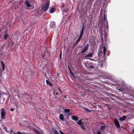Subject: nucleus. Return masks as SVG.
I'll return each mask as SVG.
<instances>
[{
	"mask_svg": "<svg viewBox=\"0 0 134 134\" xmlns=\"http://www.w3.org/2000/svg\"><path fill=\"white\" fill-rule=\"evenodd\" d=\"M5 110L4 108H3L0 110V114L1 120L4 119H5Z\"/></svg>",
	"mask_w": 134,
	"mask_h": 134,
	"instance_id": "f257e3e1",
	"label": "nucleus"
},
{
	"mask_svg": "<svg viewBox=\"0 0 134 134\" xmlns=\"http://www.w3.org/2000/svg\"><path fill=\"white\" fill-rule=\"evenodd\" d=\"M49 1H48L46 3L43 4L41 5V9L44 11L47 10L49 7Z\"/></svg>",
	"mask_w": 134,
	"mask_h": 134,
	"instance_id": "f03ea898",
	"label": "nucleus"
},
{
	"mask_svg": "<svg viewBox=\"0 0 134 134\" xmlns=\"http://www.w3.org/2000/svg\"><path fill=\"white\" fill-rule=\"evenodd\" d=\"M70 110L69 109H65L64 110L65 115L66 116L69 117L71 115V114L70 113Z\"/></svg>",
	"mask_w": 134,
	"mask_h": 134,
	"instance_id": "7ed1b4c3",
	"label": "nucleus"
},
{
	"mask_svg": "<svg viewBox=\"0 0 134 134\" xmlns=\"http://www.w3.org/2000/svg\"><path fill=\"white\" fill-rule=\"evenodd\" d=\"M25 4L27 7L28 8H27V9H32L33 8V7L31 5L30 2L28 1H25Z\"/></svg>",
	"mask_w": 134,
	"mask_h": 134,
	"instance_id": "20e7f679",
	"label": "nucleus"
},
{
	"mask_svg": "<svg viewBox=\"0 0 134 134\" xmlns=\"http://www.w3.org/2000/svg\"><path fill=\"white\" fill-rule=\"evenodd\" d=\"M88 44H87L84 48L82 51H81V53L82 54L86 52L88 50Z\"/></svg>",
	"mask_w": 134,
	"mask_h": 134,
	"instance_id": "39448f33",
	"label": "nucleus"
},
{
	"mask_svg": "<svg viewBox=\"0 0 134 134\" xmlns=\"http://www.w3.org/2000/svg\"><path fill=\"white\" fill-rule=\"evenodd\" d=\"M55 26V23L54 21H52L51 22L50 25V27L51 28L54 29Z\"/></svg>",
	"mask_w": 134,
	"mask_h": 134,
	"instance_id": "423d86ee",
	"label": "nucleus"
},
{
	"mask_svg": "<svg viewBox=\"0 0 134 134\" xmlns=\"http://www.w3.org/2000/svg\"><path fill=\"white\" fill-rule=\"evenodd\" d=\"M114 122L116 126L118 128H119L120 127V124L118 122V120L115 119L114 120Z\"/></svg>",
	"mask_w": 134,
	"mask_h": 134,
	"instance_id": "0eeeda50",
	"label": "nucleus"
},
{
	"mask_svg": "<svg viewBox=\"0 0 134 134\" xmlns=\"http://www.w3.org/2000/svg\"><path fill=\"white\" fill-rule=\"evenodd\" d=\"M103 15V16L102 18V20L103 21H105L106 19H107L106 13L105 11H104Z\"/></svg>",
	"mask_w": 134,
	"mask_h": 134,
	"instance_id": "6e6552de",
	"label": "nucleus"
},
{
	"mask_svg": "<svg viewBox=\"0 0 134 134\" xmlns=\"http://www.w3.org/2000/svg\"><path fill=\"white\" fill-rule=\"evenodd\" d=\"M127 117L126 116H124L122 117H120L119 119V120L121 121H123Z\"/></svg>",
	"mask_w": 134,
	"mask_h": 134,
	"instance_id": "1a4fd4ad",
	"label": "nucleus"
},
{
	"mask_svg": "<svg viewBox=\"0 0 134 134\" xmlns=\"http://www.w3.org/2000/svg\"><path fill=\"white\" fill-rule=\"evenodd\" d=\"M71 117L72 119L75 121H77L78 119V118L75 116H71Z\"/></svg>",
	"mask_w": 134,
	"mask_h": 134,
	"instance_id": "9d476101",
	"label": "nucleus"
},
{
	"mask_svg": "<svg viewBox=\"0 0 134 134\" xmlns=\"http://www.w3.org/2000/svg\"><path fill=\"white\" fill-rule=\"evenodd\" d=\"M56 11V9L53 7H52L51 8V10L50 11V13H54Z\"/></svg>",
	"mask_w": 134,
	"mask_h": 134,
	"instance_id": "9b49d317",
	"label": "nucleus"
},
{
	"mask_svg": "<svg viewBox=\"0 0 134 134\" xmlns=\"http://www.w3.org/2000/svg\"><path fill=\"white\" fill-rule=\"evenodd\" d=\"M59 118L62 121H63L64 119V118L63 114H60L59 116Z\"/></svg>",
	"mask_w": 134,
	"mask_h": 134,
	"instance_id": "f8f14e48",
	"label": "nucleus"
},
{
	"mask_svg": "<svg viewBox=\"0 0 134 134\" xmlns=\"http://www.w3.org/2000/svg\"><path fill=\"white\" fill-rule=\"evenodd\" d=\"M1 64L2 66V70L3 71L5 69V65L4 63L2 61H1Z\"/></svg>",
	"mask_w": 134,
	"mask_h": 134,
	"instance_id": "ddd939ff",
	"label": "nucleus"
},
{
	"mask_svg": "<svg viewBox=\"0 0 134 134\" xmlns=\"http://www.w3.org/2000/svg\"><path fill=\"white\" fill-rule=\"evenodd\" d=\"M52 132L54 134H59L58 131L55 129H53L52 130Z\"/></svg>",
	"mask_w": 134,
	"mask_h": 134,
	"instance_id": "4468645a",
	"label": "nucleus"
},
{
	"mask_svg": "<svg viewBox=\"0 0 134 134\" xmlns=\"http://www.w3.org/2000/svg\"><path fill=\"white\" fill-rule=\"evenodd\" d=\"M107 51V49L105 47H103V52L104 55V56L105 55V53Z\"/></svg>",
	"mask_w": 134,
	"mask_h": 134,
	"instance_id": "2eb2a0df",
	"label": "nucleus"
},
{
	"mask_svg": "<svg viewBox=\"0 0 134 134\" xmlns=\"http://www.w3.org/2000/svg\"><path fill=\"white\" fill-rule=\"evenodd\" d=\"M46 82L47 84L51 86H52V84L48 80H46Z\"/></svg>",
	"mask_w": 134,
	"mask_h": 134,
	"instance_id": "dca6fc26",
	"label": "nucleus"
},
{
	"mask_svg": "<svg viewBox=\"0 0 134 134\" xmlns=\"http://www.w3.org/2000/svg\"><path fill=\"white\" fill-rule=\"evenodd\" d=\"M93 55V53H89L88 54L86 55L85 57H91Z\"/></svg>",
	"mask_w": 134,
	"mask_h": 134,
	"instance_id": "f3484780",
	"label": "nucleus"
},
{
	"mask_svg": "<svg viewBox=\"0 0 134 134\" xmlns=\"http://www.w3.org/2000/svg\"><path fill=\"white\" fill-rule=\"evenodd\" d=\"M82 120H79L77 122V124H79L80 125H83V122H82Z\"/></svg>",
	"mask_w": 134,
	"mask_h": 134,
	"instance_id": "a211bd4d",
	"label": "nucleus"
},
{
	"mask_svg": "<svg viewBox=\"0 0 134 134\" xmlns=\"http://www.w3.org/2000/svg\"><path fill=\"white\" fill-rule=\"evenodd\" d=\"M34 130L37 134H42L39 131L36 129H34Z\"/></svg>",
	"mask_w": 134,
	"mask_h": 134,
	"instance_id": "6ab92c4d",
	"label": "nucleus"
},
{
	"mask_svg": "<svg viewBox=\"0 0 134 134\" xmlns=\"http://www.w3.org/2000/svg\"><path fill=\"white\" fill-rule=\"evenodd\" d=\"M83 26H84V25H83L82 26L81 31L80 33V35H83Z\"/></svg>",
	"mask_w": 134,
	"mask_h": 134,
	"instance_id": "aec40b11",
	"label": "nucleus"
},
{
	"mask_svg": "<svg viewBox=\"0 0 134 134\" xmlns=\"http://www.w3.org/2000/svg\"><path fill=\"white\" fill-rule=\"evenodd\" d=\"M105 127V125L102 126L100 127V129L102 130H104Z\"/></svg>",
	"mask_w": 134,
	"mask_h": 134,
	"instance_id": "412c9836",
	"label": "nucleus"
},
{
	"mask_svg": "<svg viewBox=\"0 0 134 134\" xmlns=\"http://www.w3.org/2000/svg\"><path fill=\"white\" fill-rule=\"evenodd\" d=\"M8 35L7 34H6L4 36V38L5 40L7 39V37H8Z\"/></svg>",
	"mask_w": 134,
	"mask_h": 134,
	"instance_id": "4be33fe9",
	"label": "nucleus"
},
{
	"mask_svg": "<svg viewBox=\"0 0 134 134\" xmlns=\"http://www.w3.org/2000/svg\"><path fill=\"white\" fill-rule=\"evenodd\" d=\"M81 126V127L83 129H85V127L83 125H80Z\"/></svg>",
	"mask_w": 134,
	"mask_h": 134,
	"instance_id": "5701e85b",
	"label": "nucleus"
},
{
	"mask_svg": "<svg viewBox=\"0 0 134 134\" xmlns=\"http://www.w3.org/2000/svg\"><path fill=\"white\" fill-rule=\"evenodd\" d=\"M10 110L11 111H13L14 110L15 108H11Z\"/></svg>",
	"mask_w": 134,
	"mask_h": 134,
	"instance_id": "b1692460",
	"label": "nucleus"
},
{
	"mask_svg": "<svg viewBox=\"0 0 134 134\" xmlns=\"http://www.w3.org/2000/svg\"><path fill=\"white\" fill-rule=\"evenodd\" d=\"M83 35H80V36L79 38V39L80 40L81 37H82Z\"/></svg>",
	"mask_w": 134,
	"mask_h": 134,
	"instance_id": "393cba45",
	"label": "nucleus"
},
{
	"mask_svg": "<svg viewBox=\"0 0 134 134\" xmlns=\"http://www.w3.org/2000/svg\"><path fill=\"white\" fill-rule=\"evenodd\" d=\"M80 40L79 39H78L76 41V43H77L79 41H80Z\"/></svg>",
	"mask_w": 134,
	"mask_h": 134,
	"instance_id": "a878e982",
	"label": "nucleus"
},
{
	"mask_svg": "<svg viewBox=\"0 0 134 134\" xmlns=\"http://www.w3.org/2000/svg\"><path fill=\"white\" fill-rule=\"evenodd\" d=\"M96 134H101L100 131H98Z\"/></svg>",
	"mask_w": 134,
	"mask_h": 134,
	"instance_id": "bb28decb",
	"label": "nucleus"
},
{
	"mask_svg": "<svg viewBox=\"0 0 134 134\" xmlns=\"http://www.w3.org/2000/svg\"><path fill=\"white\" fill-rule=\"evenodd\" d=\"M60 59H61L62 58V51L61 52L60 54Z\"/></svg>",
	"mask_w": 134,
	"mask_h": 134,
	"instance_id": "cd10ccee",
	"label": "nucleus"
},
{
	"mask_svg": "<svg viewBox=\"0 0 134 134\" xmlns=\"http://www.w3.org/2000/svg\"><path fill=\"white\" fill-rule=\"evenodd\" d=\"M17 134H23L22 133L20 132L19 131H18L17 133Z\"/></svg>",
	"mask_w": 134,
	"mask_h": 134,
	"instance_id": "c85d7f7f",
	"label": "nucleus"
},
{
	"mask_svg": "<svg viewBox=\"0 0 134 134\" xmlns=\"http://www.w3.org/2000/svg\"><path fill=\"white\" fill-rule=\"evenodd\" d=\"M90 67L91 68H94V66L92 65L90 66Z\"/></svg>",
	"mask_w": 134,
	"mask_h": 134,
	"instance_id": "c756f323",
	"label": "nucleus"
},
{
	"mask_svg": "<svg viewBox=\"0 0 134 134\" xmlns=\"http://www.w3.org/2000/svg\"><path fill=\"white\" fill-rule=\"evenodd\" d=\"M59 132L61 134H64V133H63L62 131L60 130L59 131Z\"/></svg>",
	"mask_w": 134,
	"mask_h": 134,
	"instance_id": "7c9ffc66",
	"label": "nucleus"
},
{
	"mask_svg": "<svg viewBox=\"0 0 134 134\" xmlns=\"http://www.w3.org/2000/svg\"><path fill=\"white\" fill-rule=\"evenodd\" d=\"M59 132L61 134H64V133H63L62 131L60 130L59 131Z\"/></svg>",
	"mask_w": 134,
	"mask_h": 134,
	"instance_id": "2f4dec72",
	"label": "nucleus"
},
{
	"mask_svg": "<svg viewBox=\"0 0 134 134\" xmlns=\"http://www.w3.org/2000/svg\"><path fill=\"white\" fill-rule=\"evenodd\" d=\"M11 42H12V45H13V44H14V43L13 42L11 41Z\"/></svg>",
	"mask_w": 134,
	"mask_h": 134,
	"instance_id": "473e14b6",
	"label": "nucleus"
},
{
	"mask_svg": "<svg viewBox=\"0 0 134 134\" xmlns=\"http://www.w3.org/2000/svg\"><path fill=\"white\" fill-rule=\"evenodd\" d=\"M106 22L107 23V28L108 29V24H107L108 21H107V20H106Z\"/></svg>",
	"mask_w": 134,
	"mask_h": 134,
	"instance_id": "72a5a7b5",
	"label": "nucleus"
},
{
	"mask_svg": "<svg viewBox=\"0 0 134 134\" xmlns=\"http://www.w3.org/2000/svg\"><path fill=\"white\" fill-rule=\"evenodd\" d=\"M58 90L59 91L61 92V93H62V92L60 90V89L59 88H58Z\"/></svg>",
	"mask_w": 134,
	"mask_h": 134,
	"instance_id": "f704fd0d",
	"label": "nucleus"
},
{
	"mask_svg": "<svg viewBox=\"0 0 134 134\" xmlns=\"http://www.w3.org/2000/svg\"><path fill=\"white\" fill-rule=\"evenodd\" d=\"M54 94H56V95H57V93L56 92H54Z\"/></svg>",
	"mask_w": 134,
	"mask_h": 134,
	"instance_id": "c9c22d12",
	"label": "nucleus"
},
{
	"mask_svg": "<svg viewBox=\"0 0 134 134\" xmlns=\"http://www.w3.org/2000/svg\"><path fill=\"white\" fill-rule=\"evenodd\" d=\"M132 132L133 133H134V129H133L132 130Z\"/></svg>",
	"mask_w": 134,
	"mask_h": 134,
	"instance_id": "e433bc0d",
	"label": "nucleus"
},
{
	"mask_svg": "<svg viewBox=\"0 0 134 134\" xmlns=\"http://www.w3.org/2000/svg\"><path fill=\"white\" fill-rule=\"evenodd\" d=\"M13 134H16L15 133H14Z\"/></svg>",
	"mask_w": 134,
	"mask_h": 134,
	"instance_id": "4c0bfd02",
	"label": "nucleus"
},
{
	"mask_svg": "<svg viewBox=\"0 0 134 134\" xmlns=\"http://www.w3.org/2000/svg\"><path fill=\"white\" fill-rule=\"evenodd\" d=\"M5 32H6V33H7V31H6Z\"/></svg>",
	"mask_w": 134,
	"mask_h": 134,
	"instance_id": "58836bf2",
	"label": "nucleus"
}]
</instances>
